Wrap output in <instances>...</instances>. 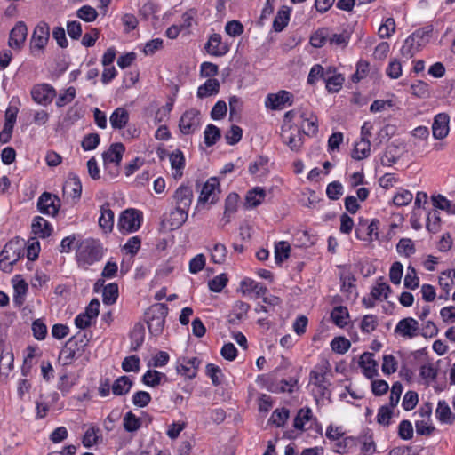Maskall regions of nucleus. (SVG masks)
I'll use <instances>...</instances> for the list:
<instances>
[{
    "mask_svg": "<svg viewBox=\"0 0 455 455\" xmlns=\"http://www.w3.org/2000/svg\"><path fill=\"white\" fill-rule=\"evenodd\" d=\"M103 254V247L98 240L86 238L76 243V259L80 267L87 269L100 261Z\"/></svg>",
    "mask_w": 455,
    "mask_h": 455,
    "instance_id": "1",
    "label": "nucleus"
},
{
    "mask_svg": "<svg viewBox=\"0 0 455 455\" xmlns=\"http://www.w3.org/2000/svg\"><path fill=\"white\" fill-rule=\"evenodd\" d=\"M168 314V307L164 303L155 304L145 314L149 332L154 336L162 333Z\"/></svg>",
    "mask_w": 455,
    "mask_h": 455,
    "instance_id": "2",
    "label": "nucleus"
},
{
    "mask_svg": "<svg viewBox=\"0 0 455 455\" xmlns=\"http://www.w3.org/2000/svg\"><path fill=\"white\" fill-rule=\"evenodd\" d=\"M142 222V213L136 209L124 210L118 219L117 228L122 234H129L137 231Z\"/></svg>",
    "mask_w": 455,
    "mask_h": 455,
    "instance_id": "3",
    "label": "nucleus"
},
{
    "mask_svg": "<svg viewBox=\"0 0 455 455\" xmlns=\"http://www.w3.org/2000/svg\"><path fill=\"white\" fill-rule=\"evenodd\" d=\"M124 150L125 148L122 143H114L107 151H104L102 154L105 169L108 170L110 168V165L113 164V170L108 172L111 178L116 177L119 173V165L121 164Z\"/></svg>",
    "mask_w": 455,
    "mask_h": 455,
    "instance_id": "4",
    "label": "nucleus"
},
{
    "mask_svg": "<svg viewBox=\"0 0 455 455\" xmlns=\"http://www.w3.org/2000/svg\"><path fill=\"white\" fill-rule=\"evenodd\" d=\"M50 37V27L44 22H39L34 28L30 39V52L34 56H39L45 48Z\"/></svg>",
    "mask_w": 455,
    "mask_h": 455,
    "instance_id": "5",
    "label": "nucleus"
},
{
    "mask_svg": "<svg viewBox=\"0 0 455 455\" xmlns=\"http://www.w3.org/2000/svg\"><path fill=\"white\" fill-rule=\"evenodd\" d=\"M20 256V245L17 242L7 243L0 252V268L4 272H10Z\"/></svg>",
    "mask_w": 455,
    "mask_h": 455,
    "instance_id": "6",
    "label": "nucleus"
},
{
    "mask_svg": "<svg viewBox=\"0 0 455 455\" xmlns=\"http://www.w3.org/2000/svg\"><path fill=\"white\" fill-rule=\"evenodd\" d=\"M31 97L33 100L42 106H48L56 97V90L49 84H37L31 89Z\"/></svg>",
    "mask_w": 455,
    "mask_h": 455,
    "instance_id": "7",
    "label": "nucleus"
},
{
    "mask_svg": "<svg viewBox=\"0 0 455 455\" xmlns=\"http://www.w3.org/2000/svg\"><path fill=\"white\" fill-rule=\"evenodd\" d=\"M379 224L378 220H372L370 223L367 220H361L358 226L355 228V236L357 239L372 242L379 239Z\"/></svg>",
    "mask_w": 455,
    "mask_h": 455,
    "instance_id": "8",
    "label": "nucleus"
},
{
    "mask_svg": "<svg viewBox=\"0 0 455 455\" xmlns=\"http://www.w3.org/2000/svg\"><path fill=\"white\" fill-rule=\"evenodd\" d=\"M292 103L293 94L288 91L281 90L276 93L267 94L265 106L272 110H281L286 106H291Z\"/></svg>",
    "mask_w": 455,
    "mask_h": 455,
    "instance_id": "9",
    "label": "nucleus"
},
{
    "mask_svg": "<svg viewBox=\"0 0 455 455\" xmlns=\"http://www.w3.org/2000/svg\"><path fill=\"white\" fill-rule=\"evenodd\" d=\"M201 124L200 111L191 108L187 110L180 117L179 127L183 134H191L197 130Z\"/></svg>",
    "mask_w": 455,
    "mask_h": 455,
    "instance_id": "10",
    "label": "nucleus"
},
{
    "mask_svg": "<svg viewBox=\"0 0 455 455\" xmlns=\"http://www.w3.org/2000/svg\"><path fill=\"white\" fill-rule=\"evenodd\" d=\"M38 211L49 216H55L60 208V200L49 192H44L37 201Z\"/></svg>",
    "mask_w": 455,
    "mask_h": 455,
    "instance_id": "11",
    "label": "nucleus"
},
{
    "mask_svg": "<svg viewBox=\"0 0 455 455\" xmlns=\"http://www.w3.org/2000/svg\"><path fill=\"white\" fill-rule=\"evenodd\" d=\"M28 36V28L23 21H18L9 35L8 45L15 51H20Z\"/></svg>",
    "mask_w": 455,
    "mask_h": 455,
    "instance_id": "12",
    "label": "nucleus"
},
{
    "mask_svg": "<svg viewBox=\"0 0 455 455\" xmlns=\"http://www.w3.org/2000/svg\"><path fill=\"white\" fill-rule=\"evenodd\" d=\"M219 180L217 178H210L204 184L200 196L198 197L199 204L211 203L214 204L218 199L219 190Z\"/></svg>",
    "mask_w": 455,
    "mask_h": 455,
    "instance_id": "13",
    "label": "nucleus"
},
{
    "mask_svg": "<svg viewBox=\"0 0 455 455\" xmlns=\"http://www.w3.org/2000/svg\"><path fill=\"white\" fill-rule=\"evenodd\" d=\"M78 334L70 338L62 347L60 353V359L64 364H70L75 359L82 355V350L78 347Z\"/></svg>",
    "mask_w": 455,
    "mask_h": 455,
    "instance_id": "14",
    "label": "nucleus"
},
{
    "mask_svg": "<svg viewBox=\"0 0 455 455\" xmlns=\"http://www.w3.org/2000/svg\"><path fill=\"white\" fill-rule=\"evenodd\" d=\"M200 363L197 357H183L177 363V372L189 379H194L197 374Z\"/></svg>",
    "mask_w": 455,
    "mask_h": 455,
    "instance_id": "15",
    "label": "nucleus"
},
{
    "mask_svg": "<svg viewBox=\"0 0 455 455\" xmlns=\"http://www.w3.org/2000/svg\"><path fill=\"white\" fill-rule=\"evenodd\" d=\"M395 332L407 339L417 337L419 334V323L412 317L403 318L396 324Z\"/></svg>",
    "mask_w": 455,
    "mask_h": 455,
    "instance_id": "16",
    "label": "nucleus"
},
{
    "mask_svg": "<svg viewBox=\"0 0 455 455\" xmlns=\"http://www.w3.org/2000/svg\"><path fill=\"white\" fill-rule=\"evenodd\" d=\"M63 196L74 201H77L82 194V183L77 175L70 174L63 184Z\"/></svg>",
    "mask_w": 455,
    "mask_h": 455,
    "instance_id": "17",
    "label": "nucleus"
},
{
    "mask_svg": "<svg viewBox=\"0 0 455 455\" xmlns=\"http://www.w3.org/2000/svg\"><path fill=\"white\" fill-rule=\"evenodd\" d=\"M281 137L283 141L289 146L292 151H299L302 146V136L299 129H292L291 126L282 128Z\"/></svg>",
    "mask_w": 455,
    "mask_h": 455,
    "instance_id": "18",
    "label": "nucleus"
},
{
    "mask_svg": "<svg viewBox=\"0 0 455 455\" xmlns=\"http://www.w3.org/2000/svg\"><path fill=\"white\" fill-rule=\"evenodd\" d=\"M193 190L190 186L180 185L173 194L175 206L189 210L193 201Z\"/></svg>",
    "mask_w": 455,
    "mask_h": 455,
    "instance_id": "19",
    "label": "nucleus"
},
{
    "mask_svg": "<svg viewBox=\"0 0 455 455\" xmlns=\"http://www.w3.org/2000/svg\"><path fill=\"white\" fill-rule=\"evenodd\" d=\"M359 366L363 369V373L367 379H372L378 375V363L374 360L372 353L364 352L360 356Z\"/></svg>",
    "mask_w": 455,
    "mask_h": 455,
    "instance_id": "20",
    "label": "nucleus"
},
{
    "mask_svg": "<svg viewBox=\"0 0 455 455\" xmlns=\"http://www.w3.org/2000/svg\"><path fill=\"white\" fill-rule=\"evenodd\" d=\"M449 116L445 113H440L435 116L432 125L433 136L437 140H442L449 132Z\"/></svg>",
    "mask_w": 455,
    "mask_h": 455,
    "instance_id": "21",
    "label": "nucleus"
},
{
    "mask_svg": "<svg viewBox=\"0 0 455 455\" xmlns=\"http://www.w3.org/2000/svg\"><path fill=\"white\" fill-rule=\"evenodd\" d=\"M206 49L212 56H223L229 51L228 46L222 43L220 34H213L210 36Z\"/></svg>",
    "mask_w": 455,
    "mask_h": 455,
    "instance_id": "22",
    "label": "nucleus"
},
{
    "mask_svg": "<svg viewBox=\"0 0 455 455\" xmlns=\"http://www.w3.org/2000/svg\"><path fill=\"white\" fill-rule=\"evenodd\" d=\"M326 373V365H316L310 372V382L319 387L323 395H324L323 391L326 390L328 387Z\"/></svg>",
    "mask_w": 455,
    "mask_h": 455,
    "instance_id": "23",
    "label": "nucleus"
},
{
    "mask_svg": "<svg viewBox=\"0 0 455 455\" xmlns=\"http://www.w3.org/2000/svg\"><path fill=\"white\" fill-rule=\"evenodd\" d=\"M188 210L181 207L175 206L174 210L165 219L171 229H177L180 228L188 220Z\"/></svg>",
    "mask_w": 455,
    "mask_h": 455,
    "instance_id": "24",
    "label": "nucleus"
},
{
    "mask_svg": "<svg viewBox=\"0 0 455 455\" xmlns=\"http://www.w3.org/2000/svg\"><path fill=\"white\" fill-rule=\"evenodd\" d=\"M240 289L243 294L254 292L258 298L265 296L267 292V288L264 284L251 278H244L241 281Z\"/></svg>",
    "mask_w": 455,
    "mask_h": 455,
    "instance_id": "25",
    "label": "nucleus"
},
{
    "mask_svg": "<svg viewBox=\"0 0 455 455\" xmlns=\"http://www.w3.org/2000/svg\"><path fill=\"white\" fill-rule=\"evenodd\" d=\"M31 228L32 232L40 238L50 236L53 230L52 226L41 216L34 218Z\"/></svg>",
    "mask_w": 455,
    "mask_h": 455,
    "instance_id": "26",
    "label": "nucleus"
},
{
    "mask_svg": "<svg viewBox=\"0 0 455 455\" xmlns=\"http://www.w3.org/2000/svg\"><path fill=\"white\" fill-rule=\"evenodd\" d=\"M99 225L104 232H110L114 227V212L110 209L109 204H105L100 207V216Z\"/></svg>",
    "mask_w": 455,
    "mask_h": 455,
    "instance_id": "27",
    "label": "nucleus"
},
{
    "mask_svg": "<svg viewBox=\"0 0 455 455\" xmlns=\"http://www.w3.org/2000/svg\"><path fill=\"white\" fill-rule=\"evenodd\" d=\"M169 160L172 169L174 171L173 177L175 179L181 178L185 166V157L181 150L176 149L169 155Z\"/></svg>",
    "mask_w": 455,
    "mask_h": 455,
    "instance_id": "28",
    "label": "nucleus"
},
{
    "mask_svg": "<svg viewBox=\"0 0 455 455\" xmlns=\"http://www.w3.org/2000/svg\"><path fill=\"white\" fill-rule=\"evenodd\" d=\"M220 88V84L217 79L209 78L198 87L196 95L200 99L216 95L219 93Z\"/></svg>",
    "mask_w": 455,
    "mask_h": 455,
    "instance_id": "29",
    "label": "nucleus"
},
{
    "mask_svg": "<svg viewBox=\"0 0 455 455\" xmlns=\"http://www.w3.org/2000/svg\"><path fill=\"white\" fill-rule=\"evenodd\" d=\"M332 70L329 68L324 76L326 89L329 92H337L342 88L345 78L340 74H332Z\"/></svg>",
    "mask_w": 455,
    "mask_h": 455,
    "instance_id": "30",
    "label": "nucleus"
},
{
    "mask_svg": "<svg viewBox=\"0 0 455 455\" xmlns=\"http://www.w3.org/2000/svg\"><path fill=\"white\" fill-rule=\"evenodd\" d=\"M129 121V113L124 108H117L111 114L109 117V122L114 129H122L124 128Z\"/></svg>",
    "mask_w": 455,
    "mask_h": 455,
    "instance_id": "31",
    "label": "nucleus"
},
{
    "mask_svg": "<svg viewBox=\"0 0 455 455\" xmlns=\"http://www.w3.org/2000/svg\"><path fill=\"white\" fill-rule=\"evenodd\" d=\"M132 384L130 377L121 376L114 381L111 389L115 395H124L130 392Z\"/></svg>",
    "mask_w": 455,
    "mask_h": 455,
    "instance_id": "32",
    "label": "nucleus"
},
{
    "mask_svg": "<svg viewBox=\"0 0 455 455\" xmlns=\"http://www.w3.org/2000/svg\"><path fill=\"white\" fill-rule=\"evenodd\" d=\"M266 197L265 189L257 187L247 192L245 204L248 208H255L259 205Z\"/></svg>",
    "mask_w": 455,
    "mask_h": 455,
    "instance_id": "33",
    "label": "nucleus"
},
{
    "mask_svg": "<svg viewBox=\"0 0 455 455\" xmlns=\"http://www.w3.org/2000/svg\"><path fill=\"white\" fill-rule=\"evenodd\" d=\"M28 286L24 280H19L13 285V304L16 307H21L26 300V294L28 292Z\"/></svg>",
    "mask_w": 455,
    "mask_h": 455,
    "instance_id": "34",
    "label": "nucleus"
},
{
    "mask_svg": "<svg viewBox=\"0 0 455 455\" xmlns=\"http://www.w3.org/2000/svg\"><path fill=\"white\" fill-rule=\"evenodd\" d=\"M421 43L416 41L411 35L405 39L402 48L401 54L406 59L412 58L421 48Z\"/></svg>",
    "mask_w": 455,
    "mask_h": 455,
    "instance_id": "35",
    "label": "nucleus"
},
{
    "mask_svg": "<svg viewBox=\"0 0 455 455\" xmlns=\"http://www.w3.org/2000/svg\"><path fill=\"white\" fill-rule=\"evenodd\" d=\"M162 381H167L166 375L155 370H148L142 376V382L151 387L160 385Z\"/></svg>",
    "mask_w": 455,
    "mask_h": 455,
    "instance_id": "36",
    "label": "nucleus"
},
{
    "mask_svg": "<svg viewBox=\"0 0 455 455\" xmlns=\"http://www.w3.org/2000/svg\"><path fill=\"white\" fill-rule=\"evenodd\" d=\"M290 12L291 10L286 6H283L277 12L273 21V29L275 32L283 31L284 28L288 25V22L290 20Z\"/></svg>",
    "mask_w": 455,
    "mask_h": 455,
    "instance_id": "37",
    "label": "nucleus"
},
{
    "mask_svg": "<svg viewBox=\"0 0 455 455\" xmlns=\"http://www.w3.org/2000/svg\"><path fill=\"white\" fill-rule=\"evenodd\" d=\"M391 292L390 286L384 282L383 277L378 279L376 285L372 287L371 295L377 300L387 299Z\"/></svg>",
    "mask_w": 455,
    "mask_h": 455,
    "instance_id": "38",
    "label": "nucleus"
},
{
    "mask_svg": "<svg viewBox=\"0 0 455 455\" xmlns=\"http://www.w3.org/2000/svg\"><path fill=\"white\" fill-rule=\"evenodd\" d=\"M435 415L437 419L443 423H452L455 418L449 404L445 401L438 402Z\"/></svg>",
    "mask_w": 455,
    "mask_h": 455,
    "instance_id": "39",
    "label": "nucleus"
},
{
    "mask_svg": "<svg viewBox=\"0 0 455 455\" xmlns=\"http://www.w3.org/2000/svg\"><path fill=\"white\" fill-rule=\"evenodd\" d=\"M371 152L370 140H360L355 144L352 157L355 160H362L369 156Z\"/></svg>",
    "mask_w": 455,
    "mask_h": 455,
    "instance_id": "40",
    "label": "nucleus"
},
{
    "mask_svg": "<svg viewBox=\"0 0 455 455\" xmlns=\"http://www.w3.org/2000/svg\"><path fill=\"white\" fill-rule=\"evenodd\" d=\"M238 201L239 196L236 193H230L227 196L225 200V211L223 217L227 223L230 221L231 215L236 212Z\"/></svg>",
    "mask_w": 455,
    "mask_h": 455,
    "instance_id": "41",
    "label": "nucleus"
},
{
    "mask_svg": "<svg viewBox=\"0 0 455 455\" xmlns=\"http://www.w3.org/2000/svg\"><path fill=\"white\" fill-rule=\"evenodd\" d=\"M118 298V285L111 283L104 286L102 290V301L106 305L114 304Z\"/></svg>",
    "mask_w": 455,
    "mask_h": 455,
    "instance_id": "42",
    "label": "nucleus"
},
{
    "mask_svg": "<svg viewBox=\"0 0 455 455\" xmlns=\"http://www.w3.org/2000/svg\"><path fill=\"white\" fill-rule=\"evenodd\" d=\"M141 419L132 411H128L124 416L123 426L127 432L133 433L138 431L141 427Z\"/></svg>",
    "mask_w": 455,
    "mask_h": 455,
    "instance_id": "43",
    "label": "nucleus"
},
{
    "mask_svg": "<svg viewBox=\"0 0 455 455\" xmlns=\"http://www.w3.org/2000/svg\"><path fill=\"white\" fill-rule=\"evenodd\" d=\"M228 255L227 247L220 243H217L211 250V260L214 264H223L226 261Z\"/></svg>",
    "mask_w": 455,
    "mask_h": 455,
    "instance_id": "44",
    "label": "nucleus"
},
{
    "mask_svg": "<svg viewBox=\"0 0 455 455\" xmlns=\"http://www.w3.org/2000/svg\"><path fill=\"white\" fill-rule=\"evenodd\" d=\"M331 317L337 326L344 327L347 324V320L349 317V314L347 307L339 306L333 308L331 313Z\"/></svg>",
    "mask_w": 455,
    "mask_h": 455,
    "instance_id": "45",
    "label": "nucleus"
},
{
    "mask_svg": "<svg viewBox=\"0 0 455 455\" xmlns=\"http://www.w3.org/2000/svg\"><path fill=\"white\" fill-rule=\"evenodd\" d=\"M301 117L306 123V124H302L304 133L307 135H315L318 131L317 117L313 114H310L308 116L306 113H302Z\"/></svg>",
    "mask_w": 455,
    "mask_h": 455,
    "instance_id": "46",
    "label": "nucleus"
},
{
    "mask_svg": "<svg viewBox=\"0 0 455 455\" xmlns=\"http://www.w3.org/2000/svg\"><path fill=\"white\" fill-rule=\"evenodd\" d=\"M204 143L208 146H213L220 138V131L214 124H208L204 132Z\"/></svg>",
    "mask_w": 455,
    "mask_h": 455,
    "instance_id": "47",
    "label": "nucleus"
},
{
    "mask_svg": "<svg viewBox=\"0 0 455 455\" xmlns=\"http://www.w3.org/2000/svg\"><path fill=\"white\" fill-rule=\"evenodd\" d=\"M291 246L289 243L281 241L275 246V258L276 263L280 264L287 259L290 256Z\"/></svg>",
    "mask_w": 455,
    "mask_h": 455,
    "instance_id": "48",
    "label": "nucleus"
},
{
    "mask_svg": "<svg viewBox=\"0 0 455 455\" xmlns=\"http://www.w3.org/2000/svg\"><path fill=\"white\" fill-rule=\"evenodd\" d=\"M262 297H263L262 300L265 305H258L255 307L256 313H261V312L269 313L271 307L273 308L275 306H278L281 304V299L279 297H276L274 295L262 296Z\"/></svg>",
    "mask_w": 455,
    "mask_h": 455,
    "instance_id": "49",
    "label": "nucleus"
},
{
    "mask_svg": "<svg viewBox=\"0 0 455 455\" xmlns=\"http://www.w3.org/2000/svg\"><path fill=\"white\" fill-rule=\"evenodd\" d=\"M435 207L445 210L449 214H455V204H451L445 196L442 195L432 196Z\"/></svg>",
    "mask_w": 455,
    "mask_h": 455,
    "instance_id": "50",
    "label": "nucleus"
},
{
    "mask_svg": "<svg viewBox=\"0 0 455 455\" xmlns=\"http://www.w3.org/2000/svg\"><path fill=\"white\" fill-rule=\"evenodd\" d=\"M312 418V411L310 408H302L298 411L294 419V427L296 429L304 430L306 422H308Z\"/></svg>",
    "mask_w": 455,
    "mask_h": 455,
    "instance_id": "51",
    "label": "nucleus"
},
{
    "mask_svg": "<svg viewBox=\"0 0 455 455\" xmlns=\"http://www.w3.org/2000/svg\"><path fill=\"white\" fill-rule=\"evenodd\" d=\"M419 375L427 384L435 380L437 377V369L431 363H427L421 365L419 369Z\"/></svg>",
    "mask_w": 455,
    "mask_h": 455,
    "instance_id": "52",
    "label": "nucleus"
},
{
    "mask_svg": "<svg viewBox=\"0 0 455 455\" xmlns=\"http://www.w3.org/2000/svg\"><path fill=\"white\" fill-rule=\"evenodd\" d=\"M329 28H323L317 30L310 38L311 44L315 48H320L329 43Z\"/></svg>",
    "mask_w": 455,
    "mask_h": 455,
    "instance_id": "53",
    "label": "nucleus"
},
{
    "mask_svg": "<svg viewBox=\"0 0 455 455\" xmlns=\"http://www.w3.org/2000/svg\"><path fill=\"white\" fill-rule=\"evenodd\" d=\"M419 285V278L417 275L416 269L412 266H409L404 277V286L407 289L415 290Z\"/></svg>",
    "mask_w": 455,
    "mask_h": 455,
    "instance_id": "54",
    "label": "nucleus"
},
{
    "mask_svg": "<svg viewBox=\"0 0 455 455\" xmlns=\"http://www.w3.org/2000/svg\"><path fill=\"white\" fill-rule=\"evenodd\" d=\"M228 278L226 274H220L208 282L210 291L220 292L228 284Z\"/></svg>",
    "mask_w": 455,
    "mask_h": 455,
    "instance_id": "55",
    "label": "nucleus"
},
{
    "mask_svg": "<svg viewBox=\"0 0 455 455\" xmlns=\"http://www.w3.org/2000/svg\"><path fill=\"white\" fill-rule=\"evenodd\" d=\"M290 416V411L286 408L282 409H275L269 421H271L273 424H275L276 427H282L284 425V423L287 421Z\"/></svg>",
    "mask_w": 455,
    "mask_h": 455,
    "instance_id": "56",
    "label": "nucleus"
},
{
    "mask_svg": "<svg viewBox=\"0 0 455 455\" xmlns=\"http://www.w3.org/2000/svg\"><path fill=\"white\" fill-rule=\"evenodd\" d=\"M398 253L403 254L406 257H410L416 251L414 243L410 238H402L396 245Z\"/></svg>",
    "mask_w": 455,
    "mask_h": 455,
    "instance_id": "57",
    "label": "nucleus"
},
{
    "mask_svg": "<svg viewBox=\"0 0 455 455\" xmlns=\"http://www.w3.org/2000/svg\"><path fill=\"white\" fill-rule=\"evenodd\" d=\"M350 341L344 337H336L331 342V349L340 355L345 354L350 348Z\"/></svg>",
    "mask_w": 455,
    "mask_h": 455,
    "instance_id": "58",
    "label": "nucleus"
},
{
    "mask_svg": "<svg viewBox=\"0 0 455 455\" xmlns=\"http://www.w3.org/2000/svg\"><path fill=\"white\" fill-rule=\"evenodd\" d=\"M76 16L86 22H92L97 19L98 12L95 8L90 5H84L77 10Z\"/></svg>",
    "mask_w": 455,
    "mask_h": 455,
    "instance_id": "59",
    "label": "nucleus"
},
{
    "mask_svg": "<svg viewBox=\"0 0 455 455\" xmlns=\"http://www.w3.org/2000/svg\"><path fill=\"white\" fill-rule=\"evenodd\" d=\"M397 360L392 355H385L383 356V363L381 366L382 372L385 375H390L397 371Z\"/></svg>",
    "mask_w": 455,
    "mask_h": 455,
    "instance_id": "60",
    "label": "nucleus"
},
{
    "mask_svg": "<svg viewBox=\"0 0 455 455\" xmlns=\"http://www.w3.org/2000/svg\"><path fill=\"white\" fill-rule=\"evenodd\" d=\"M426 227L431 233H437L440 230L441 217L438 211L428 213Z\"/></svg>",
    "mask_w": 455,
    "mask_h": 455,
    "instance_id": "61",
    "label": "nucleus"
},
{
    "mask_svg": "<svg viewBox=\"0 0 455 455\" xmlns=\"http://www.w3.org/2000/svg\"><path fill=\"white\" fill-rule=\"evenodd\" d=\"M328 41L331 45L345 47L349 41V36L347 32L336 34L329 29Z\"/></svg>",
    "mask_w": 455,
    "mask_h": 455,
    "instance_id": "62",
    "label": "nucleus"
},
{
    "mask_svg": "<svg viewBox=\"0 0 455 455\" xmlns=\"http://www.w3.org/2000/svg\"><path fill=\"white\" fill-rule=\"evenodd\" d=\"M433 32L432 26H427L421 28L417 29L411 36L415 38L416 41H419L421 43V46L425 45L428 43Z\"/></svg>",
    "mask_w": 455,
    "mask_h": 455,
    "instance_id": "63",
    "label": "nucleus"
},
{
    "mask_svg": "<svg viewBox=\"0 0 455 455\" xmlns=\"http://www.w3.org/2000/svg\"><path fill=\"white\" fill-rule=\"evenodd\" d=\"M395 31V21L393 18H387L379 28V36L381 38H389Z\"/></svg>",
    "mask_w": 455,
    "mask_h": 455,
    "instance_id": "64",
    "label": "nucleus"
}]
</instances>
